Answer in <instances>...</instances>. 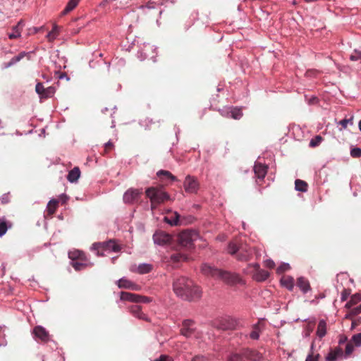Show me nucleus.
<instances>
[{
    "mask_svg": "<svg viewBox=\"0 0 361 361\" xmlns=\"http://www.w3.org/2000/svg\"><path fill=\"white\" fill-rule=\"evenodd\" d=\"M80 0H69L63 13L66 14L73 10L78 4Z\"/></svg>",
    "mask_w": 361,
    "mask_h": 361,
    "instance_id": "obj_35",
    "label": "nucleus"
},
{
    "mask_svg": "<svg viewBox=\"0 0 361 361\" xmlns=\"http://www.w3.org/2000/svg\"><path fill=\"white\" fill-rule=\"evenodd\" d=\"M361 313V304L357 307L351 309L349 314H348L345 317L350 318L351 317L355 316Z\"/></svg>",
    "mask_w": 361,
    "mask_h": 361,
    "instance_id": "obj_44",
    "label": "nucleus"
},
{
    "mask_svg": "<svg viewBox=\"0 0 361 361\" xmlns=\"http://www.w3.org/2000/svg\"><path fill=\"white\" fill-rule=\"evenodd\" d=\"M32 334L35 340L47 343L50 341V335L48 331L42 326H36L32 330Z\"/></svg>",
    "mask_w": 361,
    "mask_h": 361,
    "instance_id": "obj_11",
    "label": "nucleus"
},
{
    "mask_svg": "<svg viewBox=\"0 0 361 361\" xmlns=\"http://www.w3.org/2000/svg\"><path fill=\"white\" fill-rule=\"evenodd\" d=\"M264 264L267 267L269 268V269H273L274 267H275V263L273 260L271 259H267L265 262H264Z\"/></svg>",
    "mask_w": 361,
    "mask_h": 361,
    "instance_id": "obj_58",
    "label": "nucleus"
},
{
    "mask_svg": "<svg viewBox=\"0 0 361 361\" xmlns=\"http://www.w3.org/2000/svg\"><path fill=\"white\" fill-rule=\"evenodd\" d=\"M240 250V245H238L235 242H230L228 245L227 251L231 255L237 256Z\"/></svg>",
    "mask_w": 361,
    "mask_h": 361,
    "instance_id": "obj_33",
    "label": "nucleus"
},
{
    "mask_svg": "<svg viewBox=\"0 0 361 361\" xmlns=\"http://www.w3.org/2000/svg\"><path fill=\"white\" fill-rule=\"evenodd\" d=\"M170 259L173 262H178L180 260H183V261L188 260V256H186L185 255H183V254H180V253H176V254L171 255L170 257Z\"/></svg>",
    "mask_w": 361,
    "mask_h": 361,
    "instance_id": "obj_37",
    "label": "nucleus"
},
{
    "mask_svg": "<svg viewBox=\"0 0 361 361\" xmlns=\"http://www.w3.org/2000/svg\"><path fill=\"white\" fill-rule=\"evenodd\" d=\"M281 283L289 290H293L294 288V279L291 276H285L281 279Z\"/></svg>",
    "mask_w": 361,
    "mask_h": 361,
    "instance_id": "obj_29",
    "label": "nucleus"
},
{
    "mask_svg": "<svg viewBox=\"0 0 361 361\" xmlns=\"http://www.w3.org/2000/svg\"><path fill=\"white\" fill-rule=\"evenodd\" d=\"M9 227H11V225L8 226L6 221L0 222V237H2L6 233Z\"/></svg>",
    "mask_w": 361,
    "mask_h": 361,
    "instance_id": "obj_49",
    "label": "nucleus"
},
{
    "mask_svg": "<svg viewBox=\"0 0 361 361\" xmlns=\"http://www.w3.org/2000/svg\"><path fill=\"white\" fill-rule=\"evenodd\" d=\"M343 355V352L341 348L336 347L334 349H331L329 353L326 356V361H336L338 358L341 357Z\"/></svg>",
    "mask_w": 361,
    "mask_h": 361,
    "instance_id": "obj_18",
    "label": "nucleus"
},
{
    "mask_svg": "<svg viewBox=\"0 0 361 361\" xmlns=\"http://www.w3.org/2000/svg\"><path fill=\"white\" fill-rule=\"evenodd\" d=\"M59 79L66 78L67 80H68V78L66 73H61L60 75H59Z\"/></svg>",
    "mask_w": 361,
    "mask_h": 361,
    "instance_id": "obj_61",
    "label": "nucleus"
},
{
    "mask_svg": "<svg viewBox=\"0 0 361 361\" xmlns=\"http://www.w3.org/2000/svg\"><path fill=\"white\" fill-rule=\"evenodd\" d=\"M141 195V190L130 188L123 194V200L126 204H133L139 200Z\"/></svg>",
    "mask_w": 361,
    "mask_h": 361,
    "instance_id": "obj_8",
    "label": "nucleus"
},
{
    "mask_svg": "<svg viewBox=\"0 0 361 361\" xmlns=\"http://www.w3.org/2000/svg\"><path fill=\"white\" fill-rule=\"evenodd\" d=\"M159 204V203H154V202L153 203L152 202H151V209H152V210L156 209V207Z\"/></svg>",
    "mask_w": 361,
    "mask_h": 361,
    "instance_id": "obj_63",
    "label": "nucleus"
},
{
    "mask_svg": "<svg viewBox=\"0 0 361 361\" xmlns=\"http://www.w3.org/2000/svg\"><path fill=\"white\" fill-rule=\"evenodd\" d=\"M145 194L150 202L159 204L170 199V195L161 187H149L146 189Z\"/></svg>",
    "mask_w": 361,
    "mask_h": 361,
    "instance_id": "obj_3",
    "label": "nucleus"
},
{
    "mask_svg": "<svg viewBox=\"0 0 361 361\" xmlns=\"http://www.w3.org/2000/svg\"><path fill=\"white\" fill-rule=\"evenodd\" d=\"M27 54V53H26L25 51H22V52L19 53L17 56H15L14 57H13L8 62L4 63L2 65V68L7 69V68L14 66L18 62H19L20 60H22Z\"/></svg>",
    "mask_w": 361,
    "mask_h": 361,
    "instance_id": "obj_22",
    "label": "nucleus"
},
{
    "mask_svg": "<svg viewBox=\"0 0 361 361\" xmlns=\"http://www.w3.org/2000/svg\"><path fill=\"white\" fill-rule=\"evenodd\" d=\"M314 101H317V97H312V98L310 99V103H314Z\"/></svg>",
    "mask_w": 361,
    "mask_h": 361,
    "instance_id": "obj_64",
    "label": "nucleus"
},
{
    "mask_svg": "<svg viewBox=\"0 0 361 361\" xmlns=\"http://www.w3.org/2000/svg\"><path fill=\"white\" fill-rule=\"evenodd\" d=\"M296 285L304 294L311 290L309 281L303 276H300L297 279Z\"/></svg>",
    "mask_w": 361,
    "mask_h": 361,
    "instance_id": "obj_21",
    "label": "nucleus"
},
{
    "mask_svg": "<svg viewBox=\"0 0 361 361\" xmlns=\"http://www.w3.org/2000/svg\"><path fill=\"white\" fill-rule=\"evenodd\" d=\"M290 269V267L288 263H283L277 268V273L282 274L285 271H288Z\"/></svg>",
    "mask_w": 361,
    "mask_h": 361,
    "instance_id": "obj_48",
    "label": "nucleus"
},
{
    "mask_svg": "<svg viewBox=\"0 0 361 361\" xmlns=\"http://www.w3.org/2000/svg\"><path fill=\"white\" fill-rule=\"evenodd\" d=\"M116 284L119 288H126L133 290H138L140 289V287L138 285L128 280L126 277H123L118 280L116 281Z\"/></svg>",
    "mask_w": 361,
    "mask_h": 361,
    "instance_id": "obj_15",
    "label": "nucleus"
},
{
    "mask_svg": "<svg viewBox=\"0 0 361 361\" xmlns=\"http://www.w3.org/2000/svg\"><path fill=\"white\" fill-rule=\"evenodd\" d=\"M59 200L56 199H51L47 204V210L49 215L54 214L57 209Z\"/></svg>",
    "mask_w": 361,
    "mask_h": 361,
    "instance_id": "obj_31",
    "label": "nucleus"
},
{
    "mask_svg": "<svg viewBox=\"0 0 361 361\" xmlns=\"http://www.w3.org/2000/svg\"><path fill=\"white\" fill-rule=\"evenodd\" d=\"M349 295H350V292L348 290H346V289L343 290L341 293V300L342 301L346 300L347 298H348Z\"/></svg>",
    "mask_w": 361,
    "mask_h": 361,
    "instance_id": "obj_57",
    "label": "nucleus"
},
{
    "mask_svg": "<svg viewBox=\"0 0 361 361\" xmlns=\"http://www.w3.org/2000/svg\"><path fill=\"white\" fill-rule=\"evenodd\" d=\"M199 238L198 233L194 230H185L178 235L179 244L188 248L193 245L194 241Z\"/></svg>",
    "mask_w": 361,
    "mask_h": 361,
    "instance_id": "obj_5",
    "label": "nucleus"
},
{
    "mask_svg": "<svg viewBox=\"0 0 361 361\" xmlns=\"http://www.w3.org/2000/svg\"><path fill=\"white\" fill-rule=\"evenodd\" d=\"M357 297V300H361V294H355L351 297L350 301H348L345 304V307L348 309H350L355 304H356L355 298Z\"/></svg>",
    "mask_w": 361,
    "mask_h": 361,
    "instance_id": "obj_40",
    "label": "nucleus"
},
{
    "mask_svg": "<svg viewBox=\"0 0 361 361\" xmlns=\"http://www.w3.org/2000/svg\"><path fill=\"white\" fill-rule=\"evenodd\" d=\"M319 354L316 355L315 356H313L312 353H311L307 356L305 361H319Z\"/></svg>",
    "mask_w": 361,
    "mask_h": 361,
    "instance_id": "obj_53",
    "label": "nucleus"
},
{
    "mask_svg": "<svg viewBox=\"0 0 361 361\" xmlns=\"http://www.w3.org/2000/svg\"><path fill=\"white\" fill-rule=\"evenodd\" d=\"M262 359V355L260 353L249 348L231 352L227 357L228 361H260Z\"/></svg>",
    "mask_w": 361,
    "mask_h": 361,
    "instance_id": "obj_2",
    "label": "nucleus"
},
{
    "mask_svg": "<svg viewBox=\"0 0 361 361\" xmlns=\"http://www.w3.org/2000/svg\"><path fill=\"white\" fill-rule=\"evenodd\" d=\"M350 59L352 61H357L361 60V51L355 49L353 52L350 55Z\"/></svg>",
    "mask_w": 361,
    "mask_h": 361,
    "instance_id": "obj_43",
    "label": "nucleus"
},
{
    "mask_svg": "<svg viewBox=\"0 0 361 361\" xmlns=\"http://www.w3.org/2000/svg\"><path fill=\"white\" fill-rule=\"evenodd\" d=\"M156 49L153 45L150 44H144L143 47L141 49V52L144 55L145 58H153L154 52Z\"/></svg>",
    "mask_w": 361,
    "mask_h": 361,
    "instance_id": "obj_26",
    "label": "nucleus"
},
{
    "mask_svg": "<svg viewBox=\"0 0 361 361\" xmlns=\"http://www.w3.org/2000/svg\"><path fill=\"white\" fill-rule=\"evenodd\" d=\"M80 176V169L78 166H75L68 172V174L67 176V180L70 183H75L78 181Z\"/></svg>",
    "mask_w": 361,
    "mask_h": 361,
    "instance_id": "obj_23",
    "label": "nucleus"
},
{
    "mask_svg": "<svg viewBox=\"0 0 361 361\" xmlns=\"http://www.w3.org/2000/svg\"><path fill=\"white\" fill-rule=\"evenodd\" d=\"M235 325V321L230 317L222 318L214 324L216 329L223 331L233 329Z\"/></svg>",
    "mask_w": 361,
    "mask_h": 361,
    "instance_id": "obj_12",
    "label": "nucleus"
},
{
    "mask_svg": "<svg viewBox=\"0 0 361 361\" xmlns=\"http://www.w3.org/2000/svg\"><path fill=\"white\" fill-rule=\"evenodd\" d=\"M143 11L145 14L149 15L151 14V11H154L157 16H161L162 13V10L161 6L154 2L149 3L146 6H142Z\"/></svg>",
    "mask_w": 361,
    "mask_h": 361,
    "instance_id": "obj_19",
    "label": "nucleus"
},
{
    "mask_svg": "<svg viewBox=\"0 0 361 361\" xmlns=\"http://www.w3.org/2000/svg\"><path fill=\"white\" fill-rule=\"evenodd\" d=\"M350 154L353 158H360L361 157V148L360 147H353L350 149Z\"/></svg>",
    "mask_w": 361,
    "mask_h": 361,
    "instance_id": "obj_46",
    "label": "nucleus"
},
{
    "mask_svg": "<svg viewBox=\"0 0 361 361\" xmlns=\"http://www.w3.org/2000/svg\"><path fill=\"white\" fill-rule=\"evenodd\" d=\"M326 334V322L324 319H321L317 325V336L322 338Z\"/></svg>",
    "mask_w": 361,
    "mask_h": 361,
    "instance_id": "obj_28",
    "label": "nucleus"
},
{
    "mask_svg": "<svg viewBox=\"0 0 361 361\" xmlns=\"http://www.w3.org/2000/svg\"><path fill=\"white\" fill-rule=\"evenodd\" d=\"M250 337L253 340H258L259 338V330L258 326L255 324L254 326V329L250 334Z\"/></svg>",
    "mask_w": 361,
    "mask_h": 361,
    "instance_id": "obj_45",
    "label": "nucleus"
},
{
    "mask_svg": "<svg viewBox=\"0 0 361 361\" xmlns=\"http://www.w3.org/2000/svg\"><path fill=\"white\" fill-rule=\"evenodd\" d=\"M350 342H351L356 347H360L361 346V333L353 335L351 338V341Z\"/></svg>",
    "mask_w": 361,
    "mask_h": 361,
    "instance_id": "obj_42",
    "label": "nucleus"
},
{
    "mask_svg": "<svg viewBox=\"0 0 361 361\" xmlns=\"http://www.w3.org/2000/svg\"><path fill=\"white\" fill-rule=\"evenodd\" d=\"M218 278L231 286L240 283L242 281L238 274L223 270H221V274H219Z\"/></svg>",
    "mask_w": 361,
    "mask_h": 361,
    "instance_id": "obj_6",
    "label": "nucleus"
},
{
    "mask_svg": "<svg viewBox=\"0 0 361 361\" xmlns=\"http://www.w3.org/2000/svg\"><path fill=\"white\" fill-rule=\"evenodd\" d=\"M157 176L161 178L162 176L166 178L170 179L171 181L177 180V178L170 171L166 170H159L157 173Z\"/></svg>",
    "mask_w": 361,
    "mask_h": 361,
    "instance_id": "obj_34",
    "label": "nucleus"
},
{
    "mask_svg": "<svg viewBox=\"0 0 361 361\" xmlns=\"http://www.w3.org/2000/svg\"><path fill=\"white\" fill-rule=\"evenodd\" d=\"M267 166L261 163H255L254 166V172L255 176L261 180H263L267 173Z\"/></svg>",
    "mask_w": 361,
    "mask_h": 361,
    "instance_id": "obj_17",
    "label": "nucleus"
},
{
    "mask_svg": "<svg viewBox=\"0 0 361 361\" xmlns=\"http://www.w3.org/2000/svg\"><path fill=\"white\" fill-rule=\"evenodd\" d=\"M231 116L234 119H240L243 116V112L240 108H233L230 111Z\"/></svg>",
    "mask_w": 361,
    "mask_h": 361,
    "instance_id": "obj_39",
    "label": "nucleus"
},
{
    "mask_svg": "<svg viewBox=\"0 0 361 361\" xmlns=\"http://www.w3.org/2000/svg\"><path fill=\"white\" fill-rule=\"evenodd\" d=\"M138 298H137L136 303H148L151 302V299L148 297L142 296L140 295H138Z\"/></svg>",
    "mask_w": 361,
    "mask_h": 361,
    "instance_id": "obj_52",
    "label": "nucleus"
},
{
    "mask_svg": "<svg viewBox=\"0 0 361 361\" xmlns=\"http://www.w3.org/2000/svg\"><path fill=\"white\" fill-rule=\"evenodd\" d=\"M180 215L175 212L171 217H165L164 221L171 226H177L179 224Z\"/></svg>",
    "mask_w": 361,
    "mask_h": 361,
    "instance_id": "obj_32",
    "label": "nucleus"
},
{
    "mask_svg": "<svg viewBox=\"0 0 361 361\" xmlns=\"http://www.w3.org/2000/svg\"><path fill=\"white\" fill-rule=\"evenodd\" d=\"M92 250L97 251V255L98 256L103 255L102 253H99V250L104 251H112L114 252H117L120 251L121 247L117 244L115 240L111 239L104 242H97L94 243L92 245Z\"/></svg>",
    "mask_w": 361,
    "mask_h": 361,
    "instance_id": "obj_4",
    "label": "nucleus"
},
{
    "mask_svg": "<svg viewBox=\"0 0 361 361\" xmlns=\"http://www.w3.org/2000/svg\"><path fill=\"white\" fill-rule=\"evenodd\" d=\"M24 25V23L20 20L18 23L13 27V32L8 34L9 39H16L20 37V32L22 27Z\"/></svg>",
    "mask_w": 361,
    "mask_h": 361,
    "instance_id": "obj_27",
    "label": "nucleus"
},
{
    "mask_svg": "<svg viewBox=\"0 0 361 361\" xmlns=\"http://www.w3.org/2000/svg\"><path fill=\"white\" fill-rule=\"evenodd\" d=\"M84 256H85V254L82 252L79 251V250H75V251H73V252H70L68 253V257H69V258L73 260V262H75L74 260L77 259H84Z\"/></svg>",
    "mask_w": 361,
    "mask_h": 361,
    "instance_id": "obj_38",
    "label": "nucleus"
},
{
    "mask_svg": "<svg viewBox=\"0 0 361 361\" xmlns=\"http://www.w3.org/2000/svg\"><path fill=\"white\" fill-rule=\"evenodd\" d=\"M57 30H58V27L56 25H54L53 27L52 30L48 32V34L47 35V38L48 39L49 41L51 42L56 39V37L58 35Z\"/></svg>",
    "mask_w": 361,
    "mask_h": 361,
    "instance_id": "obj_41",
    "label": "nucleus"
},
{
    "mask_svg": "<svg viewBox=\"0 0 361 361\" xmlns=\"http://www.w3.org/2000/svg\"><path fill=\"white\" fill-rule=\"evenodd\" d=\"M138 295L129 293V292H125L122 291L120 293V300L123 301H129L133 302H136L137 298H138Z\"/></svg>",
    "mask_w": 361,
    "mask_h": 361,
    "instance_id": "obj_24",
    "label": "nucleus"
},
{
    "mask_svg": "<svg viewBox=\"0 0 361 361\" xmlns=\"http://www.w3.org/2000/svg\"><path fill=\"white\" fill-rule=\"evenodd\" d=\"M308 188L307 183L302 180L296 179L295 181V189L299 192H307Z\"/></svg>",
    "mask_w": 361,
    "mask_h": 361,
    "instance_id": "obj_30",
    "label": "nucleus"
},
{
    "mask_svg": "<svg viewBox=\"0 0 361 361\" xmlns=\"http://www.w3.org/2000/svg\"><path fill=\"white\" fill-rule=\"evenodd\" d=\"M113 147H114V144L111 141L107 142L104 145L105 151L109 150V149H112Z\"/></svg>",
    "mask_w": 361,
    "mask_h": 361,
    "instance_id": "obj_59",
    "label": "nucleus"
},
{
    "mask_svg": "<svg viewBox=\"0 0 361 361\" xmlns=\"http://www.w3.org/2000/svg\"><path fill=\"white\" fill-rule=\"evenodd\" d=\"M35 92L41 99H48L54 97L56 88L54 86L44 87L42 82H37L35 86Z\"/></svg>",
    "mask_w": 361,
    "mask_h": 361,
    "instance_id": "obj_9",
    "label": "nucleus"
},
{
    "mask_svg": "<svg viewBox=\"0 0 361 361\" xmlns=\"http://www.w3.org/2000/svg\"><path fill=\"white\" fill-rule=\"evenodd\" d=\"M130 312L139 319L144 321H149L147 316L142 312L141 306L138 305H133L129 307Z\"/></svg>",
    "mask_w": 361,
    "mask_h": 361,
    "instance_id": "obj_16",
    "label": "nucleus"
},
{
    "mask_svg": "<svg viewBox=\"0 0 361 361\" xmlns=\"http://www.w3.org/2000/svg\"><path fill=\"white\" fill-rule=\"evenodd\" d=\"M201 271L204 275L212 276L218 278L219 274H221V269H216L207 264H202Z\"/></svg>",
    "mask_w": 361,
    "mask_h": 361,
    "instance_id": "obj_20",
    "label": "nucleus"
},
{
    "mask_svg": "<svg viewBox=\"0 0 361 361\" xmlns=\"http://www.w3.org/2000/svg\"><path fill=\"white\" fill-rule=\"evenodd\" d=\"M173 289L175 294L187 301H195L202 297V290L188 278L180 276L174 280Z\"/></svg>",
    "mask_w": 361,
    "mask_h": 361,
    "instance_id": "obj_1",
    "label": "nucleus"
},
{
    "mask_svg": "<svg viewBox=\"0 0 361 361\" xmlns=\"http://www.w3.org/2000/svg\"><path fill=\"white\" fill-rule=\"evenodd\" d=\"M154 244L164 246L172 241V236L163 231H157L153 235Z\"/></svg>",
    "mask_w": 361,
    "mask_h": 361,
    "instance_id": "obj_10",
    "label": "nucleus"
},
{
    "mask_svg": "<svg viewBox=\"0 0 361 361\" xmlns=\"http://www.w3.org/2000/svg\"><path fill=\"white\" fill-rule=\"evenodd\" d=\"M152 267L149 264H141L137 267V272L141 274H147L150 272Z\"/></svg>",
    "mask_w": 361,
    "mask_h": 361,
    "instance_id": "obj_36",
    "label": "nucleus"
},
{
    "mask_svg": "<svg viewBox=\"0 0 361 361\" xmlns=\"http://www.w3.org/2000/svg\"><path fill=\"white\" fill-rule=\"evenodd\" d=\"M354 351V346L351 342H348L345 345V357L349 356Z\"/></svg>",
    "mask_w": 361,
    "mask_h": 361,
    "instance_id": "obj_47",
    "label": "nucleus"
},
{
    "mask_svg": "<svg viewBox=\"0 0 361 361\" xmlns=\"http://www.w3.org/2000/svg\"><path fill=\"white\" fill-rule=\"evenodd\" d=\"M322 137L320 135H317L314 138L312 139L310 142V147H316L320 144Z\"/></svg>",
    "mask_w": 361,
    "mask_h": 361,
    "instance_id": "obj_50",
    "label": "nucleus"
},
{
    "mask_svg": "<svg viewBox=\"0 0 361 361\" xmlns=\"http://www.w3.org/2000/svg\"><path fill=\"white\" fill-rule=\"evenodd\" d=\"M252 251L250 247L246 244L240 245V250L236 256V259L239 261L246 262L251 259Z\"/></svg>",
    "mask_w": 361,
    "mask_h": 361,
    "instance_id": "obj_13",
    "label": "nucleus"
},
{
    "mask_svg": "<svg viewBox=\"0 0 361 361\" xmlns=\"http://www.w3.org/2000/svg\"><path fill=\"white\" fill-rule=\"evenodd\" d=\"M192 361H209V359L204 355H196L192 359Z\"/></svg>",
    "mask_w": 361,
    "mask_h": 361,
    "instance_id": "obj_54",
    "label": "nucleus"
},
{
    "mask_svg": "<svg viewBox=\"0 0 361 361\" xmlns=\"http://www.w3.org/2000/svg\"><path fill=\"white\" fill-rule=\"evenodd\" d=\"M348 340V338L345 336H340L338 343L339 345H341L344 343H345Z\"/></svg>",
    "mask_w": 361,
    "mask_h": 361,
    "instance_id": "obj_60",
    "label": "nucleus"
},
{
    "mask_svg": "<svg viewBox=\"0 0 361 361\" xmlns=\"http://www.w3.org/2000/svg\"><path fill=\"white\" fill-rule=\"evenodd\" d=\"M183 187L186 192L196 194L199 190L200 184L195 177L188 175L184 180Z\"/></svg>",
    "mask_w": 361,
    "mask_h": 361,
    "instance_id": "obj_7",
    "label": "nucleus"
},
{
    "mask_svg": "<svg viewBox=\"0 0 361 361\" xmlns=\"http://www.w3.org/2000/svg\"><path fill=\"white\" fill-rule=\"evenodd\" d=\"M69 197L66 194L63 193L59 197V202H61L62 204H66L68 200Z\"/></svg>",
    "mask_w": 361,
    "mask_h": 361,
    "instance_id": "obj_55",
    "label": "nucleus"
},
{
    "mask_svg": "<svg viewBox=\"0 0 361 361\" xmlns=\"http://www.w3.org/2000/svg\"><path fill=\"white\" fill-rule=\"evenodd\" d=\"M194 322L191 319H185L180 329L181 335L186 338L190 337L195 333Z\"/></svg>",
    "mask_w": 361,
    "mask_h": 361,
    "instance_id": "obj_14",
    "label": "nucleus"
},
{
    "mask_svg": "<svg viewBox=\"0 0 361 361\" xmlns=\"http://www.w3.org/2000/svg\"><path fill=\"white\" fill-rule=\"evenodd\" d=\"M348 123H350L351 124L353 123L351 118L350 119H346V118L343 119L339 122V124L341 125L343 128H347Z\"/></svg>",
    "mask_w": 361,
    "mask_h": 361,
    "instance_id": "obj_56",
    "label": "nucleus"
},
{
    "mask_svg": "<svg viewBox=\"0 0 361 361\" xmlns=\"http://www.w3.org/2000/svg\"><path fill=\"white\" fill-rule=\"evenodd\" d=\"M269 276V271L264 269H258L256 271V273L254 274L253 278L255 281L258 282L264 281Z\"/></svg>",
    "mask_w": 361,
    "mask_h": 361,
    "instance_id": "obj_25",
    "label": "nucleus"
},
{
    "mask_svg": "<svg viewBox=\"0 0 361 361\" xmlns=\"http://www.w3.org/2000/svg\"><path fill=\"white\" fill-rule=\"evenodd\" d=\"M71 266L76 270L80 271L86 267V264L78 262H72Z\"/></svg>",
    "mask_w": 361,
    "mask_h": 361,
    "instance_id": "obj_51",
    "label": "nucleus"
},
{
    "mask_svg": "<svg viewBox=\"0 0 361 361\" xmlns=\"http://www.w3.org/2000/svg\"><path fill=\"white\" fill-rule=\"evenodd\" d=\"M250 266L254 267L256 271H257L258 269H259V264L258 263H255V264H250Z\"/></svg>",
    "mask_w": 361,
    "mask_h": 361,
    "instance_id": "obj_62",
    "label": "nucleus"
}]
</instances>
